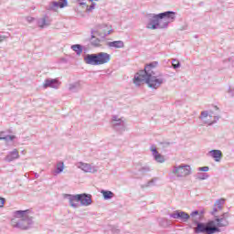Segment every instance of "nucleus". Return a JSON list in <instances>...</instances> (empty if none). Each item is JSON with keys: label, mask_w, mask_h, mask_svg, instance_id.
I'll return each instance as SVG.
<instances>
[{"label": "nucleus", "mask_w": 234, "mask_h": 234, "mask_svg": "<svg viewBox=\"0 0 234 234\" xmlns=\"http://www.w3.org/2000/svg\"><path fill=\"white\" fill-rule=\"evenodd\" d=\"M158 67V63L154 61L150 64H147L144 67V70H140L133 77V83L136 87L144 85L146 83L150 89H159L160 86L165 83V79L162 74H156L154 69Z\"/></svg>", "instance_id": "nucleus-1"}, {"label": "nucleus", "mask_w": 234, "mask_h": 234, "mask_svg": "<svg viewBox=\"0 0 234 234\" xmlns=\"http://www.w3.org/2000/svg\"><path fill=\"white\" fill-rule=\"evenodd\" d=\"M32 210H16L13 212V217L16 218L11 219V226L27 231L34 228V217H32Z\"/></svg>", "instance_id": "nucleus-2"}, {"label": "nucleus", "mask_w": 234, "mask_h": 234, "mask_svg": "<svg viewBox=\"0 0 234 234\" xmlns=\"http://www.w3.org/2000/svg\"><path fill=\"white\" fill-rule=\"evenodd\" d=\"M193 224H195L197 227L194 228V232L196 234H215V231H218L217 228H212L213 226V221L207 222V223H202L200 222L202 218V214L198 212V210H195L191 212L189 215Z\"/></svg>", "instance_id": "nucleus-3"}, {"label": "nucleus", "mask_w": 234, "mask_h": 234, "mask_svg": "<svg viewBox=\"0 0 234 234\" xmlns=\"http://www.w3.org/2000/svg\"><path fill=\"white\" fill-rule=\"evenodd\" d=\"M109 61H111V55L105 52L87 54L84 57V63H86V65H105V63H109Z\"/></svg>", "instance_id": "nucleus-4"}, {"label": "nucleus", "mask_w": 234, "mask_h": 234, "mask_svg": "<svg viewBox=\"0 0 234 234\" xmlns=\"http://www.w3.org/2000/svg\"><path fill=\"white\" fill-rule=\"evenodd\" d=\"M191 173V165L186 164L174 165L170 170V175L175 178H186Z\"/></svg>", "instance_id": "nucleus-5"}, {"label": "nucleus", "mask_w": 234, "mask_h": 234, "mask_svg": "<svg viewBox=\"0 0 234 234\" xmlns=\"http://www.w3.org/2000/svg\"><path fill=\"white\" fill-rule=\"evenodd\" d=\"M157 19L159 23V30H162L164 28H167L170 23H174L175 19H176V13L173 11L160 13L157 15Z\"/></svg>", "instance_id": "nucleus-6"}, {"label": "nucleus", "mask_w": 234, "mask_h": 234, "mask_svg": "<svg viewBox=\"0 0 234 234\" xmlns=\"http://www.w3.org/2000/svg\"><path fill=\"white\" fill-rule=\"evenodd\" d=\"M229 218V213L225 212L221 216H215L214 220H209L208 222H213L211 225V228H217L218 230L214 231L215 233H220V228H228L229 226V221L228 220Z\"/></svg>", "instance_id": "nucleus-7"}, {"label": "nucleus", "mask_w": 234, "mask_h": 234, "mask_svg": "<svg viewBox=\"0 0 234 234\" xmlns=\"http://www.w3.org/2000/svg\"><path fill=\"white\" fill-rule=\"evenodd\" d=\"M112 125L118 133H125L127 129V122H125V119L120 118L118 115L112 116Z\"/></svg>", "instance_id": "nucleus-8"}, {"label": "nucleus", "mask_w": 234, "mask_h": 234, "mask_svg": "<svg viewBox=\"0 0 234 234\" xmlns=\"http://www.w3.org/2000/svg\"><path fill=\"white\" fill-rule=\"evenodd\" d=\"M76 167H78V169H80L84 173H98V166L92 165L90 164L79 162L76 164Z\"/></svg>", "instance_id": "nucleus-9"}, {"label": "nucleus", "mask_w": 234, "mask_h": 234, "mask_svg": "<svg viewBox=\"0 0 234 234\" xmlns=\"http://www.w3.org/2000/svg\"><path fill=\"white\" fill-rule=\"evenodd\" d=\"M61 87V81L58 79H46L42 85L43 89H55L58 90Z\"/></svg>", "instance_id": "nucleus-10"}, {"label": "nucleus", "mask_w": 234, "mask_h": 234, "mask_svg": "<svg viewBox=\"0 0 234 234\" xmlns=\"http://www.w3.org/2000/svg\"><path fill=\"white\" fill-rule=\"evenodd\" d=\"M76 200L80 202V206H90L92 204V195L90 194H77Z\"/></svg>", "instance_id": "nucleus-11"}, {"label": "nucleus", "mask_w": 234, "mask_h": 234, "mask_svg": "<svg viewBox=\"0 0 234 234\" xmlns=\"http://www.w3.org/2000/svg\"><path fill=\"white\" fill-rule=\"evenodd\" d=\"M113 30L109 29V27L105 24L99 26L98 29L95 31V34L99 36V37H101L102 39L107 37V36H111L112 34Z\"/></svg>", "instance_id": "nucleus-12"}, {"label": "nucleus", "mask_w": 234, "mask_h": 234, "mask_svg": "<svg viewBox=\"0 0 234 234\" xmlns=\"http://www.w3.org/2000/svg\"><path fill=\"white\" fill-rule=\"evenodd\" d=\"M171 218H176L178 220H181L182 222H187L191 217L189 214H187L185 211L182 210H176L173 213L170 214Z\"/></svg>", "instance_id": "nucleus-13"}, {"label": "nucleus", "mask_w": 234, "mask_h": 234, "mask_svg": "<svg viewBox=\"0 0 234 234\" xmlns=\"http://www.w3.org/2000/svg\"><path fill=\"white\" fill-rule=\"evenodd\" d=\"M65 6H69L68 0H58V2L53 1L49 4L48 10L56 12L58 8H65Z\"/></svg>", "instance_id": "nucleus-14"}, {"label": "nucleus", "mask_w": 234, "mask_h": 234, "mask_svg": "<svg viewBox=\"0 0 234 234\" xmlns=\"http://www.w3.org/2000/svg\"><path fill=\"white\" fill-rule=\"evenodd\" d=\"M158 15H154L152 18H150L149 22L146 25V28L150 30H158L160 27H158Z\"/></svg>", "instance_id": "nucleus-15"}, {"label": "nucleus", "mask_w": 234, "mask_h": 234, "mask_svg": "<svg viewBox=\"0 0 234 234\" xmlns=\"http://www.w3.org/2000/svg\"><path fill=\"white\" fill-rule=\"evenodd\" d=\"M225 202H226V199H224V198L218 199L216 201V203L214 204V208L211 212V215H213L215 217V215H217V213H218V211H222V209L224 208Z\"/></svg>", "instance_id": "nucleus-16"}, {"label": "nucleus", "mask_w": 234, "mask_h": 234, "mask_svg": "<svg viewBox=\"0 0 234 234\" xmlns=\"http://www.w3.org/2000/svg\"><path fill=\"white\" fill-rule=\"evenodd\" d=\"M78 195H70V194H65L64 198H67L69 200V206L71 207H74L75 209L77 207H80V205L77 202H80V200L76 199Z\"/></svg>", "instance_id": "nucleus-17"}, {"label": "nucleus", "mask_w": 234, "mask_h": 234, "mask_svg": "<svg viewBox=\"0 0 234 234\" xmlns=\"http://www.w3.org/2000/svg\"><path fill=\"white\" fill-rule=\"evenodd\" d=\"M19 151H17V149H14L11 152H8L7 155L5 157V162H14V160H17L19 159Z\"/></svg>", "instance_id": "nucleus-18"}, {"label": "nucleus", "mask_w": 234, "mask_h": 234, "mask_svg": "<svg viewBox=\"0 0 234 234\" xmlns=\"http://www.w3.org/2000/svg\"><path fill=\"white\" fill-rule=\"evenodd\" d=\"M50 23L51 20L48 16H45L37 20V26L39 28H47V27H50Z\"/></svg>", "instance_id": "nucleus-19"}, {"label": "nucleus", "mask_w": 234, "mask_h": 234, "mask_svg": "<svg viewBox=\"0 0 234 234\" xmlns=\"http://www.w3.org/2000/svg\"><path fill=\"white\" fill-rule=\"evenodd\" d=\"M151 151L155 161H157L159 164H164V162H165V158L164 157V155L158 153V150H156V148H151Z\"/></svg>", "instance_id": "nucleus-20"}, {"label": "nucleus", "mask_w": 234, "mask_h": 234, "mask_svg": "<svg viewBox=\"0 0 234 234\" xmlns=\"http://www.w3.org/2000/svg\"><path fill=\"white\" fill-rule=\"evenodd\" d=\"M208 154L214 158L215 162H220L222 160V151L220 150H211L208 152Z\"/></svg>", "instance_id": "nucleus-21"}, {"label": "nucleus", "mask_w": 234, "mask_h": 234, "mask_svg": "<svg viewBox=\"0 0 234 234\" xmlns=\"http://www.w3.org/2000/svg\"><path fill=\"white\" fill-rule=\"evenodd\" d=\"M107 45L110 48H123V47H125V44L122 40L108 42Z\"/></svg>", "instance_id": "nucleus-22"}, {"label": "nucleus", "mask_w": 234, "mask_h": 234, "mask_svg": "<svg viewBox=\"0 0 234 234\" xmlns=\"http://www.w3.org/2000/svg\"><path fill=\"white\" fill-rule=\"evenodd\" d=\"M96 36H98V33L95 30H91L90 43L93 47H100L101 40L96 38Z\"/></svg>", "instance_id": "nucleus-23"}, {"label": "nucleus", "mask_w": 234, "mask_h": 234, "mask_svg": "<svg viewBox=\"0 0 234 234\" xmlns=\"http://www.w3.org/2000/svg\"><path fill=\"white\" fill-rule=\"evenodd\" d=\"M69 90L71 92H78V90H81V81H77L69 84Z\"/></svg>", "instance_id": "nucleus-24"}, {"label": "nucleus", "mask_w": 234, "mask_h": 234, "mask_svg": "<svg viewBox=\"0 0 234 234\" xmlns=\"http://www.w3.org/2000/svg\"><path fill=\"white\" fill-rule=\"evenodd\" d=\"M104 200H111V198H114V193L110 190H101Z\"/></svg>", "instance_id": "nucleus-25"}, {"label": "nucleus", "mask_w": 234, "mask_h": 234, "mask_svg": "<svg viewBox=\"0 0 234 234\" xmlns=\"http://www.w3.org/2000/svg\"><path fill=\"white\" fill-rule=\"evenodd\" d=\"M71 50L76 52L77 56H81V54L83 53V46H81L80 44L72 45Z\"/></svg>", "instance_id": "nucleus-26"}, {"label": "nucleus", "mask_w": 234, "mask_h": 234, "mask_svg": "<svg viewBox=\"0 0 234 234\" xmlns=\"http://www.w3.org/2000/svg\"><path fill=\"white\" fill-rule=\"evenodd\" d=\"M136 170L141 173L142 175H145V173H149V171H151V168L147 165H136Z\"/></svg>", "instance_id": "nucleus-27"}, {"label": "nucleus", "mask_w": 234, "mask_h": 234, "mask_svg": "<svg viewBox=\"0 0 234 234\" xmlns=\"http://www.w3.org/2000/svg\"><path fill=\"white\" fill-rule=\"evenodd\" d=\"M63 169H65V165L63 164V162L58 163L56 169L57 175H59V173H63Z\"/></svg>", "instance_id": "nucleus-28"}, {"label": "nucleus", "mask_w": 234, "mask_h": 234, "mask_svg": "<svg viewBox=\"0 0 234 234\" xmlns=\"http://www.w3.org/2000/svg\"><path fill=\"white\" fill-rule=\"evenodd\" d=\"M172 67L173 69H180V61L176 60V58L172 59Z\"/></svg>", "instance_id": "nucleus-29"}, {"label": "nucleus", "mask_w": 234, "mask_h": 234, "mask_svg": "<svg viewBox=\"0 0 234 234\" xmlns=\"http://www.w3.org/2000/svg\"><path fill=\"white\" fill-rule=\"evenodd\" d=\"M156 182V178H153L152 180L148 181L146 184L143 185L142 187H151V186H154Z\"/></svg>", "instance_id": "nucleus-30"}, {"label": "nucleus", "mask_w": 234, "mask_h": 234, "mask_svg": "<svg viewBox=\"0 0 234 234\" xmlns=\"http://www.w3.org/2000/svg\"><path fill=\"white\" fill-rule=\"evenodd\" d=\"M87 1H89V3H92L94 0H77V3H79L80 6H87Z\"/></svg>", "instance_id": "nucleus-31"}, {"label": "nucleus", "mask_w": 234, "mask_h": 234, "mask_svg": "<svg viewBox=\"0 0 234 234\" xmlns=\"http://www.w3.org/2000/svg\"><path fill=\"white\" fill-rule=\"evenodd\" d=\"M207 178H209L207 174H197L198 180H207Z\"/></svg>", "instance_id": "nucleus-32"}, {"label": "nucleus", "mask_w": 234, "mask_h": 234, "mask_svg": "<svg viewBox=\"0 0 234 234\" xmlns=\"http://www.w3.org/2000/svg\"><path fill=\"white\" fill-rule=\"evenodd\" d=\"M96 8V3H91V5L89 6L86 5V12H92Z\"/></svg>", "instance_id": "nucleus-33"}, {"label": "nucleus", "mask_w": 234, "mask_h": 234, "mask_svg": "<svg viewBox=\"0 0 234 234\" xmlns=\"http://www.w3.org/2000/svg\"><path fill=\"white\" fill-rule=\"evenodd\" d=\"M207 116H209V112H207V111H203L201 112V115H200L199 119L204 120V118H207Z\"/></svg>", "instance_id": "nucleus-34"}, {"label": "nucleus", "mask_w": 234, "mask_h": 234, "mask_svg": "<svg viewBox=\"0 0 234 234\" xmlns=\"http://www.w3.org/2000/svg\"><path fill=\"white\" fill-rule=\"evenodd\" d=\"M14 140H16V135H6L5 142H12Z\"/></svg>", "instance_id": "nucleus-35"}, {"label": "nucleus", "mask_w": 234, "mask_h": 234, "mask_svg": "<svg viewBox=\"0 0 234 234\" xmlns=\"http://www.w3.org/2000/svg\"><path fill=\"white\" fill-rule=\"evenodd\" d=\"M197 171H203L204 173H207L209 171V166H202L197 168Z\"/></svg>", "instance_id": "nucleus-36"}, {"label": "nucleus", "mask_w": 234, "mask_h": 234, "mask_svg": "<svg viewBox=\"0 0 234 234\" xmlns=\"http://www.w3.org/2000/svg\"><path fill=\"white\" fill-rule=\"evenodd\" d=\"M10 37V34L5 35V36H0V43H3L5 39H8Z\"/></svg>", "instance_id": "nucleus-37"}, {"label": "nucleus", "mask_w": 234, "mask_h": 234, "mask_svg": "<svg viewBox=\"0 0 234 234\" xmlns=\"http://www.w3.org/2000/svg\"><path fill=\"white\" fill-rule=\"evenodd\" d=\"M6 134H5V132H0V140H5Z\"/></svg>", "instance_id": "nucleus-38"}, {"label": "nucleus", "mask_w": 234, "mask_h": 234, "mask_svg": "<svg viewBox=\"0 0 234 234\" xmlns=\"http://www.w3.org/2000/svg\"><path fill=\"white\" fill-rule=\"evenodd\" d=\"M5 206V198L0 197V207H3Z\"/></svg>", "instance_id": "nucleus-39"}, {"label": "nucleus", "mask_w": 234, "mask_h": 234, "mask_svg": "<svg viewBox=\"0 0 234 234\" xmlns=\"http://www.w3.org/2000/svg\"><path fill=\"white\" fill-rule=\"evenodd\" d=\"M27 23H32V21H34V17H32V16H27Z\"/></svg>", "instance_id": "nucleus-40"}, {"label": "nucleus", "mask_w": 234, "mask_h": 234, "mask_svg": "<svg viewBox=\"0 0 234 234\" xmlns=\"http://www.w3.org/2000/svg\"><path fill=\"white\" fill-rule=\"evenodd\" d=\"M209 125H213V122H210Z\"/></svg>", "instance_id": "nucleus-41"}, {"label": "nucleus", "mask_w": 234, "mask_h": 234, "mask_svg": "<svg viewBox=\"0 0 234 234\" xmlns=\"http://www.w3.org/2000/svg\"><path fill=\"white\" fill-rule=\"evenodd\" d=\"M22 154H25V151H22Z\"/></svg>", "instance_id": "nucleus-42"}]
</instances>
